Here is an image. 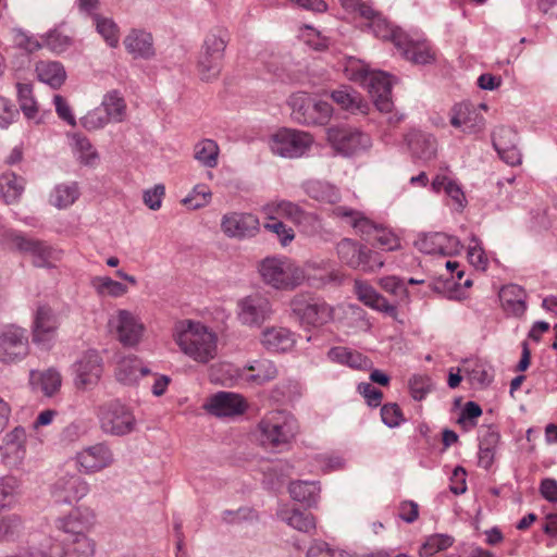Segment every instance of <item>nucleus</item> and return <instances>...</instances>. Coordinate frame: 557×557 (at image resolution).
Segmentation results:
<instances>
[{"label": "nucleus", "instance_id": "54", "mask_svg": "<svg viewBox=\"0 0 557 557\" xmlns=\"http://www.w3.org/2000/svg\"><path fill=\"white\" fill-rule=\"evenodd\" d=\"M55 528L60 534L54 536L55 543L52 544V554L59 557H67V534L70 532V520L67 517H60L55 520Z\"/></svg>", "mask_w": 557, "mask_h": 557}, {"label": "nucleus", "instance_id": "30", "mask_svg": "<svg viewBox=\"0 0 557 557\" xmlns=\"http://www.w3.org/2000/svg\"><path fill=\"white\" fill-rule=\"evenodd\" d=\"M123 44L126 51L134 58L150 59L156 53L152 35L145 30L133 29Z\"/></svg>", "mask_w": 557, "mask_h": 557}, {"label": "nucleus", "instance_id": "2", "mask_svg": "<svg viewBox=\"0 0 557 557\" xmlns=\"http://www.w3.org/2000/svg\"><path fill=\"white\" fill-rule=\"evenodd\" d=\"M298 432V421L292 413L271 410L258 422L255 435L262 447L277 449L289 445Z\"/></svg>", "mask_w": 557, "mask_h": 557}, {"label": "nucleus", "instance_id": "1", "mask_svg": "<svg viewBox=\"0 0 557 557\" xmlns=\"http://www.w3.org/2000/svg\"><path fill=\"white\" fill-rule=\"evenodd\" d=\"M173 339L184 355L198 363H208L218 355L216 333L199 321H177Z\"/></svg>", "mask_w": 557, "mask_h": 557}, {"label": "nucleus", "instance_id": "3", "mask_svg": "<svg viewBox=\"0 0 557 557\" xmlns=\"http://www.w3.org/2000/svg\"><path fill=\"white\" fill-rule=\"evenodd\" d=\"M262 282L276 290H294L306 280L305 269L285 256H272L258 264Z\"/></svg>", "mask_w": 557, "mask_h": 557}, {"label": "nucleus", "instance_id": "7", "mask_svg": "<svg viewBox=\"0 0 557 557\" xmlns=\"http://www.w3.org/2000/svg\"><path fill=\"white\" fill-rule=\"evenodd\" d=\"M225 373L230 375V382H223L228 386H235L243 382L249 386H264L273 382L280 374L276 363L268 358L249 361L242 368L225 367Z\"/></svg>", "mask_w": 557, "mask_h": 557}, {"label": "nucleus", "instance_id": "57", "mask_svg": "<svg viewBox=\"0 0 557 557\" xmlns=\"http://www.w3.org/2000/svg\"><path fill=\"white\" fill-rule=\"evenodd\" d=\"M370 243L386 251H393L400 247L399 238L381 225L377 226Z\"/></svg>", "mask_w": 557, "mask_h": 557}, {"label": "nucleus", "instance_id": "4", "mask_svg": "<svg viewBox=\"0 0 557 557\" xmlns=\"http://www.w3.org/2000/svg\"><path fill=\"white\" fill-rule=\"evenodd\" d=\"M227 41L228 34L223 28L212 29L205 37L196 62V72L202 82H212L219 78Z\"/></svg>", "mask_w": 557, "mask_h": 557}, {"label": "nucleus", "instance_id": "17", "mask_svg": "<svg viewBox=\"0 0 557 557\" xmlns=\"http://www.w3.org/2000/svg\"><path fill=\"white\" fill-rule=\"evenodd\" d=\"M220 226L226 237L242 240L259 233L260 221L252 213L232 211L222 216Z\"/></svg>", "mask_w": 557, "mask_h": 557}, {"label": "nucleus", "instance_id": "64", "mask_svg": "<svg viewBox=\"0 0 557 557\" xmlns=\"http://www.w3.org/2000/svg\"><path fill=\"white\" fill-rule=\"evenodd\" d=\"M432 387L431 379L426 375H413L409 380L410 395L416 400H422L430 393Z\"/></svg>", "mask_w": 557, "mask_h": 557}, {"label": "nucleus", "instance_id": "39", "mask_svg": "<svg viewBox=\"0 0 557 557\" xmlns=\"http://www.w3.org/2000/svg\"><path fill=\"white\" fill-rule=\"evenodd\" d=\"M366 246L358 244L351 238H343L336 245V252L339 260L351 269H359L364 258Z\"/></svg>", "mask_w": 557, "mask_h": 557}, {"label": "nucleus", "instance_id": "42", "mask_svg": "<svg viewBox=\"0 0 557 557\" xmlns=\"http://www.w3.org/2000/svg\"><path fill=\"white\" fill-rule=\"evenodd\" d=\"M25 188L23 177L9 172L0 176V191L7 203H13L20 199Z\"/></svg>", "mask_w": 557, "mask_h": 557}, {"label": "nucleus", "instance_id": "10", "mask_svg": "<svg viewBox=\"0 0 557 557\" xmlns=\"http://www.w3.org/2000/svg\"><path fill=\"white\" fill-rule=\"evenodd\" d=\"M5 239L20 251L29 252L33 256L34 264L38 268L54 267V263L61 259L59 250L53 249L45 242L27 237L22 232L7 231Z\"/></svg>", "mask_w": 557, "mask_h": 557}, {"label": "nucleus", "instance_id": "36", "mask_svg": "<svg viewBox=\"0 0 557 557\" xmlns=\"http://www.w3.org/2000/svg\"><path fill=\"white\" fill-rule=\"evenodd\" d=\"M397 50L409 61L416 64H426L434 60V51L426 40H412L407 36V42Z\"/></svg>", "mask_w": 557, "mask_h": 557}, {"label": "nucleus", "instance_id": "40", "mask_svg": "<svg viewBox=\"0 0 557 557\" xmlns=\"http://www.w3.org/2000/svg\"><path fill=\"white\" fill-rule=\"evenodd\" d=\"M36 73L40 82L51 86L60 87L66 78V72L59 62L41 61L36 65Z\"/></svg>", "mask_w": 557, "mask_h": 557}, {"label": "nucleus", "instance_id": "35", "mask_svg": "<svg viewBox=\"0 0 557 557\" xmlns=\"http://www.w3.org/2000/svg\"><path fill=\"white\" fill-rule=\"evenodd\" d=\"M277 516L282 521L300 532L309 533L315 529V519L308 511L284 506L280 508Z\"/></svg>", "mask_w": 557, "mask_h": 557}, {"label": "nucleus", "instance_id": "49", "mask_svg": "<svg viewBox=\"0 0 557 557\" xmlns=\"http://www.w3.org/2000/svg\"><path fill=\"white\" fill-rule=\"evenodd\" d=\"M25 430L21 426L14 428L3 438V445L0 449H4V455H13L16 458H22L25 451Z\"/></svg>", "mask_w": 557, "mask_h": 557}, {"label": "nucleus", "instance_id": "11", "mask_svg": "<svg viewBox=\"0 0 557 557\" xmlns=\"http://www.w3.org/2000/svg\"><path fill=\"white\" fill-rule=\"evenodd\" d=\"M99 420L103 432L116 436L129 434L136 426V418L132 409L117 400L100 407Z\"/></svg>", "mask_w": 557, "mask_h": 557}, {"label": "nucleus", "instance_id": "6", "mask_svg": "<svg viewBox=\"0 0 557 557\" xmlns=\"http://www.w3.org/2000/svg\"><path fill=\"white\" fill-rule=\"evenodd\" d=\"M293 318L301 326H321L333 319V309L323 299L308 293L296 294L289 302Z\"/></svg>", "mask_w": 557, "mask_h": 557}, {"label": "nucleus", "instance_id": "33", "mask_svg": "<svg viewBox=\"0 0 557 557\" xmlns=\"http://www.w3.org/2000/svg\"><path fill=\"white\" fill-rule=\"evenodd\" d=\"M72 152L81 166L95 169L101 162V156L92 143L84 136H74Z\"/></svg>", "mask_w": 557, "mask_h": 557}, {"label": "nucleus", "instance_id": "23", "mask_svg": "<svg viewBox=\"0 0 557 557\" xmlns=\"http://www.w3.org/2000/svg\"><path fill=\"white\" fill-rule=\"evenodd\" d=\"M417 248L429 255L453 256L459 253L462 246L460 240L445 233H431L416 242Z\"/></svg>", "mask_w": 557, "mask_h": 557}, {"label": "nucleus", "instance_id": "19", "mask_svg": "<svg viewBox=\"0 0 557 557\" xmlns=\"http://www.w3.org/2000/svg\"><path fill=\"white\" fill-rule=\"evenodd\" d=\"M79 471L90 474L99 472L114 463L112 449L104 443H98L84 448L76 455Z\"/></svg>", "mask_w": 557, "mask_h": 557}, {"label": "nucleus", "instance_id": "25", "mask_svg": "<svg viewBox=\"0 0 557 557\" xmlns=\"http://www.w3.org/2000/svg\"><path fill=\"white\" fill-rule=\"evenodd\" d=\"M492 138L495 150L507 164L515 166L521 163V153L516 146L518 135L512 128L499 126Z\"/></svg>", "mask_w": 557, "mask_h": 557}, {"label": "nucleus", "instance_id": "60", "mask_svg": "<svg viewBox=\"0 0 557 557\" xmlns=\"http://www.w3.org/2000/svg\"><path fill=\"white\" fill-rule=\"evenodd\" d=\"M481 407L474 401H468L461 410L458 423L465 430H470L476 425V420L481 417Z\"/></svg>", "mask_w": 557, "mask_h": 557}, {"label": "nucleus", "instance_id": "29", "mask_svg": "<svg viewBox=\"0 0 557 557\" xmlns=\"http://www.w3.org/2000/svg\"><path fill=\"white\" fill-rule=\"evenodd\" d=\"M355 293L358 299L366 306L389 315L396 314V307L391 305L369 283L357 280L355 282Z\"/></svg>", "mask_w": 557, "mask_h": 557}, {"label": "nucleus", "instance_id": "58", "mask_svg": "<svg viewBox=\"0 0 557 557\" xmlns=\"http://www.w3.org/2000/svg\"><path fill=\"white\" fill-rule=\"evenodd\" d=\"M17 481L14 478L0 479V511L11 508L16 500Z\"/></svg>", "mask_w": 557, "mask_h": 557}, {"label": "nucleus", "instance_id": "56", "mask_svg": "<svg viewBox=\"0 0 557 557\" xmlns=\"http://www.w3.org/2000/svg\"><path fill=\"white\" fill-rule=\"evenodd\" d=\"M271 222H267L263 224V227L275 234L277 240L280 242L282 247H287L295 239L294 230L280 221L278 219L270 220Z\"/></svg>", "mask_w": 557, "mask_h": 557}, {"label": "nucleus", "instance_id": "61", "mask_svg": "<svg viewBox=\"0 0 557 557\" xmlns=\"http://www.w3.org/2000/svg\"><path fill=\"white\" fill-rule=\"evenodd\" d=\"M468 379L470 383L474 386L483 387L491 383L493 376L492 374L486 370V368L479 362H474L473 364L465 367Z\"/></svg>", "mask_w": 557, "mask_h": 557}, {"label": "nucleus", "instance_id": "5", "mask_svg": "<svg viewBox=\"0 0 557 557\" xmlns=\"http://www.w3.org/2000/svg\"><path fill=\"white\" fill-rule=\"evenodd\" d=\"M107 325L110 334L124 347L138 346L146 334L141 317L129 309H116Z\"/></svg>", "mask_w": 557, "mask_h": 557}, {"label": "nucleus", "instance_id": "52", "mask_svg": "<svg viewBox=\"0 0 557 557\" xmlns=\"http://www.w3.org/2000/svg\"><path fill=\"white\" fill-rule=\"evenodd\" d=\"M17 96L20 108L24 115L29 120L36 119L38 113V104L33 95V86L30 84L18 83Z\"/></svg>", "mask_w": 557, "mask_h": 557}, {"label": "nucleus", "instance_id": "51", "mask_svg": "<svg viewBox=\"0 0 557 557\" xmlns=\"http://www.w3.org/2000/svg\"><path fill=\"white\" fill-rule=\"evenodd\" d=\"M211 198L212 193L210 188L206 184H197L181 202L190 210H197L208 206Z\"/></svg>", "mask_w": 557, "mask_h": 557}, {"label": "nucleus", "instance_id": "41", "mask_svg": "<svg viewBox=\"0 0 557 557\" xmlns=\"http://www.w3.org/2000/svg\"><path fill=\"white\" fill-rule=\"evenodd\" d=\"M30 383L35 391H40L45 396H52L61 386V376L54 370L44 372H30Z\"/></svg>", "mask_w": 557, "mask_h": 557}, {"label": "nucleus", "instance_id": "59", "mask_svg": "<svg viewBox=\"0 0 557 557\" xmlns=\"http://www.w3.org/2000/svg\"><path fill=\"white\" fill-rule=\"evenodd\" d=\"M108 116L102 108L98 107L88 111L82 119L81 124L88 131H96L108 124Z\"/></svg>", "mask_w": 557, "mask_h": 557}, {"label": "nucleus", "instance_id": "22", "mask_svg": "<svg viewBox=\"0 0 557 557\" xmlns=\"http://www.w3.org/2000/svg\"><path fill=\"white\" fill-rule=\"evenodd\" d=\"M450 124L466 134H476L484 128L485 120L474 106L458 103L451 109Z\"/></svg>", "mask_w": 557, "mask_h": 557}, {"label": "nucleus", "instance_id": "18", "mask_svg": "<svg viewBox=\"0 0 557 557\" xmlns=\"http://www.w3.org/2000/svg\"><path fill=\"white\" fill-rule=\"evenodd\" d=\"M238 319L244 325L260 326L272 315L270 299L261 294L249 295L238 301Z\"/></svg>", "mask_w": 557, "mask_h": 557}, {"label": "nucleus", "instance_id": "47", "mask_svg": "<svg viewBox=\"0 0 557 557\" xmlns=\"http://www.w3.org/2000/svg\"><path fill=\"white\" fill-rule=\"evenodd\" d=\"M289 494L293 499L311 506L317 503L319 486L315 482L296 481L289 484Z\"/></svg>", "mask_w": 557, "mask_h": 557}, {"label": "nucleus", "instance_id": "53", "mask_svg": "<svg viewBox=\"0 0 557 557\" xmlns=\"http://www.w3.org/2000/svg\"><path fill=\"white\" fill-rule=\"evenodd\" d=\"M96 29L110 47H116L120 40V30L113 20L97 15L94 17Z\"/></svg>", "mask_w": 557, "mask_h": 557}, {"label": "nucleus", "instance_id": "50", "mask_svg": "<svg viewBox=\"0 0 557 557\" xmlns=\"http://www.w3.org/2000/svg\"><path fill=\"white\" fill-rule=\"evenodd\" d=\"M499 434L495 431H488L480 442V450H479V465L488 469L493 461L495 455V448L499 442Z\"/></svg>", "mask_w": 557, "mask_h": 557}, {"label": "nucleus", "instance_id": "37", "mask_svg": "<svg viewBox=\"0 0 557 557\" xmlns=\"http://www.w3.org/2000/svg\"><path fill=\"white\" fill-rule=\"evenodd\" d=\"M329 358L341 364H346L352 369L367 370L372 367V361L361 352L347 347H334L329 351Z\"/></svg>", "mask_w": 557, "mask_h": 557}, {"label": "nucleus", "instance_id": "26", "mask_svg": "<svg viewBox=\"0 0 557 557\" xmlns=\"http://www.w3.org/2000/svg\"><path fill=\"white\" fill-rule=\"evenodd\" d=\"M57 329L58 320L51 308L39 306L33 324L34 343L47 348L53 339Z\"/></svg>", "mask_w": 557, "mask_h": 557}, {"label": "nucleus", "instance_id": "28", "mask_svg": "<svg viewBox=\"0 0 557 557\" xmlns=\"http://www.w3.org/2000/svg\"><path fill=\"white\" fill-rule=\"evenodd\" d=\"M149 373L150 370L134 355L120 357L114 370L115 379L124 385H135L140 377Z\"/></svg>", "mask_w": 557, "mask_h": 557}, {"label": "nucleus", "instance_id": "45", "mask_svg": "<svg viewBox=\"0 0 557 557\" xmlns=\"http://www.w3.org/2000/svg\"><path fill=\"white\" fill-rule=\"evenodd\" d=\"M306 194L321 202L335 203L339 200L338 189L326 182L313 181L307 183Z\"/></svg>", "mask_w": 557, "mask_h": 557}, {"label": "nucleus", "instance_id": "32", "mask_svg": "<svg viewBox=\"0 0 557 557\" xmlns=\"http://www.w3.org/2000/svg\"><path fill=\"white\" fill-rule=\"evenodd\" d=\"M408 147L412 154L422 160H431L436 156V139L420 131H412L406 136Z\"/></svg>", "mask_w": 557, "mask_h": 557}, {"label": "nucleus", "instance_id": "43", "mask_svg": "<svg viewBox=\"0 0 557 557\" xmlns=\"http://www.w3.org/2000/svg\"><path fill=\"white\" fill-rule=\"evenodd\" d=\"M106 111L108 122L120 123L126 116V102L116 91L108 92L100 106Z\"/></svg>", "mask_w": 557, "mask_h": 557}, {"label": "nucleus", "instance_id": "46", "mask_svg": "<svg viewBox=\"0 0 557 557\" xmlns=\"http://www.w3.org/2000/svg\"><path fill=\"white\" fill-rule=\"evenodd\" d=\"M91 285L100 297L119 298L128 292L126 285L109 276H96L92 278Z\"/></svg>", "mask_w": 557, "mask_h": 557}, {"label": "nucleus", "instance_id": "8", "mask_svg": "<svg viewBox=\"0 0 557 557\" xmlns=\"http://www.w3.org/2000/svg\"><path fill=\"white\" fill-rule=\"evenodd\" d=\"M313 143V137L308 132L283 127L271 135L269 147L276 156L295 159L308 153Z\"/></svg>", "mask_w": 557, "mask_h": 557}, {"label": "nucleus", "instance_id": "12", "mask_svg": "<svg viewBox=\"0 0 557 557\" xmlns=\"http://www.w3.org/2000/svg\"><path fill=\"white\" fill-rule=\"evenodd\" d=\"M351 79L360 82L368 88L377 110L381 112L392 110V79L387 73L360 69Z\"/></svg>", "mask_w": 557, "mask_h": 557}, {"label": "nucleus", "instance_id": "16", "mask_svg": "<svg viewBox=\"0 0 557 557\" xmlns=\"http://www.w3.org/2000/svg\"><path fill=\"white\" fill-rule=\"evenodd\" d=\"M326 135L332 147L346 156L367 150L371 146L370 136L356 128L330 127Z\"/></svg>", "mask_w": 557, "mask_h": 557}, {"label": "nucleus", "instance_id": "55", "mask_svg": "<svg viewBox=\"0 0 557 557\" xmlns=\"http://www.w3.org/2000/svg\"><path fill=\"white\" fill-rule=\"evenodd\" d=\"M454 543V539L446 534H433L426 539L420 548L421 557H430L434 554L445 550Z\"/></svg>", "mask_w": 557, "mask_h": 557}, {"label": "nucleus", "instance_id": "62", "mask_svg": "<svg viewBox=\"0 0 557 557\" xmlns=\"http://www.w3.org/2000/svg\"><path fill=\"white\" fill-rule=\"evenodd\" d=\"M22 521L18 516L10 515L0 519V542L10 541L21 531Z\"/></svg>", "mask_w": 557, "mask_h": 557}, {"label": "nucleus", "instance_id": "9", "mask_svg": "<svg viewBox=\"0 0 557 557\" xmlns=\"http://www.w3.org/2000/svg\"><path fill=\"white\" fill-rule=\"evenodd\" d=\"M261 212L268 220L285 218L297 225L302 233L311 234L319 228V219L289 200H274L265 203Z\"/></svg>", "mask_w": 557, "mask_h": 557}, {"label": "nucleus", "instance_id": "63", "mask_svg": "<svg viewBox=\"0 0 557 557\" xmlns=\"http://www.w3.org/2000/svg\"><path fill=\"white\" fill-rule=\"evenodd\" d=\"M467 258L469 263L479 271H485L488 267V258L475 238L468 248Z\"/></svg>", "mask_w": 557, "mask_h": 557}, {"label": "nucleus", "instance_id": "13", "mask_svg": "<svg viewBox=\"0 0 557 557\" xmlns=\"http://www.w3.org/2000/svg\"><path fill=\"white\" fill-rule=\"evenodd\" d=\"M95 521V515L89 508L77 507L72 510V557H92L96 543L88 531Z\"/></svg>", "mask_w": 557, "mask_h": 557}, {"label": "nucleus", "instance_id": "21", "mask_svg": "<svg viewBox=\"0 0 557 557\" xmlns=\"http://www.w3.org/2000/svg\"><path fill=\"white\" fill-rule=\"evenodd\" d=\"M102 359L96 350L85 352L75 363V385L77 388H91L102 374Z\"/></svg>", "mask_w": 557, "mask_h": 557}, {"label": "nucleus", "instance_id": "38", "mask_svg": "<svg viewBox=\"0 0 557 557\" xmlns=\"http://www.w3.org/2000/svg\"><path fill=\"white\" fill-rule=\"evenodd\" d=\"M432 189L435 193L444 190L451 201V206L456 210L463 209L466 205V197L461 187L450 177L444 174H437L432 182Z\"/></svg>", "mask_w": 557, "mask_h": 557}, {"label": "nucleus", "instance_id": "20", "mask_svg": "<svg viewBox=\"0 0 557 557\" xmlns=\"http://www.w3.org/2000/svg\"><path fill=\"white\" fill-rule=\"evenodd\" d=\"M205 409L215 417H237L247 411L248 401L237 393L218 392L209 398Z\"/></svg>", "mask_w": 557, "mask_h": 557}, {"label": "nucleus", "instance_id": "44", "mask_svg": "<svg viewBox=\"0 0 557 557\" xmlns=\"http://www.w3.org/2000/svg\"><path fill=\"white\" fill-rule=\"evenodd\" d=\"M219 153V145L213 139H202L194 146V158L209 169L218 165Z\"/></svg>", "mask_w": 557, "mask_h": 557}, {"label": "nucleus", "instance_id": "34", "mask_svg": "<svg viewBox=\"0 0 557 557\" xmlns=\"http://www.w3.org/2000/svg\"><path fill=\"white\" fill-rule=\"evenodd\" d=\"M368 26L375 37L392 41L396 48H403L404 42H407V34L381 15L374 17Z\"/></svg>", "mask_w": 557, "mask_h": 557}, {"label": "nucleus", "instance_id": "31", "mask_svg": "<svg viewBox=\"0 0 557 557\" xmlns=\"http://www.w3.org/2000/svg\"><path fill=\"white\" fill-rule=\"evenodd\" d=\"M525 290L517 284L506 285L499 292V299L504 310L516 317H521L525 312Z\"/></svg>", "mask_w": 557, "mask_h": 557}, {"label": "nucleus", "instance_id": "24", "mask_svg": "<svg viewBox=\"0 0 557 557\" xmlns=\"http://www.w3.org/2000/svg\"><path fill=\"white\" fill-rule=\"evenodd\" d=\"M260 344L272 354L288 352L296 345V334L287 327L268 326L260 334Z\"/></svg>", "mask_w": 557, "mask_h": 557}, {"label": "nucleus", "instance_id": "48", "mask_svg": "<svg viewBox=\"0 0 557 557\" xmlns=\"http://www.w3.org/2000/svg\"><path fill=\"white\" fill-rule=\"evenodd\" d=\"M332 99L341 106V108L356 112L359 111L363 114L368 111L367 103H363L360 96L356 91H348L347 89H338L332 92Z\"/></svg>", "mask_w": 557, "mask_h": 557}, {"label": "nucleus", "instance_id": "27", "mask_svg": "<svg viewBox=\"0 0 557 557\" xmlns=\"http://www.w3.org/2000/svg\"><path fill=\"white\" fill-rule=\"evenodd\" d=\"M332 215L345 220V222L355 230V233L367 242L372 240L373 234L379 226L376 223L364 216L361 212L347 207L341 206L334 208L332 210Z\"/></svg>", "mask_w": 557, "mask_h": 557}, {"label": "nucleus", "instance_id": "15", "mask_svg": "<svg viewBox=\"0 0 557 557\" xmlns=\"http://www.w3.org/2000/svg\"><path fill=\"white\" fill-rule=\"evenodd\" d=\"M29 352L26 330L16 325H7L0 330V360L4 363L17 362Z\"/></svg>", "mask_w": 557, "mask_h": 557}, {"label": "nucleus", "instance_id": "14", "mask_svg": "<svg viewBox=\"0 0 557 557\" xmlns=\"http://www.w3.org/2000/svg\"><path fill=\"white\" fill-rule=\"evenodd\" d=\"M288 103L294 112L301 115L298 120L307 125H325L333 113L327 101L313 100L306 92L292 95Z\"/></svg>", "mask_w": 557, "mask_h": 557}]
</instances>
